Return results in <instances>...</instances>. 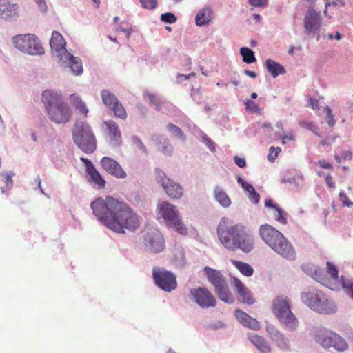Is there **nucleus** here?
Returning <instances> with one entry per match:
<instances>
[{
  "instance_id": "nucleus-1",
  "label": "nucleus",
  "mask_w": 353,
  "mask_h": 353,
  "mask_svg": "<svg viewBox=\"0 0 353 353\" xmlns=\"http://www.w3.org/2000/svg\"><path fill=\"white\" fill-rule=\"evenodd\" d=\"M90 208L100 222L117 233L134 232L140 226L137 214L127 203L110 196L96 199Z\"/></svg>"
},
{
  "instance_id": "nucleus-2",
  "label": "nucleus",
  "mask_w": 353,
  "mask_h": 353,
  "mask_svg": "<svg viewBox=\"0 0 353 353\" xmlns=\"http://www.w3.org/2000/svg\"><path fill=\"white\" fill-rule=\"evenodd\" d=\"M216 233L221 245L229 251L241 250L250 252L254 248V235L246 227L236 224L223 217L217 226Z\"/></svg>"
},
{
  "instance_id": "nucleus-3",
  "label": "nucleus",
  "mask_w": 353,
  "mask_h": 353,
  "mask_svg": "<svg viewBox=\"0 0 353 353\" xmlns=\"http://www.w3.org/2000/svg\"><path fill=\"white\" fill-rule=\"evenodd\" d=\"M262 241L278 254L290 261L296 257V253L291 242L276 228L263 224L259 229Z\"/></svg>"
},
{
  "instance_id": "nucleus-4",
  "label": "nucleus",
  "mask_w": 353,
  "mask_h": 353,
  "mask_svg": "<svg viewBox=\"0 0 353 353\" xmlns=\"http://www.w3.org/2000/svg\"><path fill=\"white\" fill-rule=\"evenodd\" d=\"M41 101L51 121L57 123H65L70 120V108L62 101L60 94L51 90H45L42 94Z\"/></svg>"
},
{
  "instance_id": "nucleus-5",
  "label": "nucleus",
  "mask_w": 353,
  "mask_h": 353,
  "mask_svg": "<svg viewBox=\"0 0 353 353\" xmlns=\"http://www.w3.org/2000/svg\"><path fill=\"white\" fill-rule=\"evenodd\" d=\"M303 302L313 310L322 314H332L336 311L334 303L326 295L316 288H309L301 294Z\"/></svg>"
},
{
  "instance_id": "nucleus-6",
  "label": "nucleus",
  "mask_w": 353,
  "mask_h": 353,
  "mask_svg": "<svg viewBox=\"0 0 353 353\" xmlns=\"http://www.w3.org/2000/svg\"><path fill=\"white\" fill-rule=\"evenodd\" d=\"M157 216L159 220L163 219L169 227L173 228L180 234H187V228L175 205L165 201L159 203L157 206Z\"/></svg>"
},
{
  "instance_id": "nucleus-7",
  "label": "nucleus",
  "mask_w": 353,
  "mask_h": 353,
  "mask_svg": "<svg viewBox=\"0 0 353 353\" xmlns=\"http://www.w3.org/2000/svg\"><path fill=\"white\" fill-rule=\"evenodd\" d=\"M272 312L286 328L292 331L296 328L298 320L291 311L288 297L277 296L272 301Z\"/></svg>"
},
{
  "instance_id": "nucleus-8",
  "label": "nucleus",
  "mask_w": 353,
  "mask_h": 353,
  "mask_svg": "<svg viewBox=\"0 0 353 353\" xmlns=\"http://www.w3.org/2000/svg\"><path fill=\"white\" fill-rule=\"evenodd\" d=\"M72 136L74 142L83 152L91 154L96 150V139L91 127L87 123H77Z\"/></svg>"
},
{
  "instance_id": "nucleus-9",
  "label": "nucleus",
  "mask_w": 353,
  "mask_h": 353,
  "mask_svg": "<svg viewBox=\"0 0 353 353\" xmlns=\"http://www.w3.org/2000/svg\"><path fill=\"white\" fill-rule=\"evenodd\" d=\"M12 43L18 50L32 55L44 53V49L39 39L33 34L14 36L12 38Z\"/></svg>"
},
{
  "instance_id": "nucleus-10",
  "label": "nucleus",
  "mask_w": 353,
  "mask_h": 353,
  "mask_svg": "<svg viewBox=\"0 0 353 353\" xmlns=\"http://www.w3.org/2000/svg\"><path fill=\"white\" fill-rule=\"evenodd\" d=\"M152 277L155 284L165 292H170L177 287L175 275L163 268L154 267Z\"/></svg>"
},
{
  "instance_id": "nucleus-11",
  "label": "nucleus",
  "mask_w": 353,
  "mask_h": 353,
  "mask_svg": "<svg viewBox=\"0 0 353 353\" xmlns=\"http://www.w3.org/2000/svg\"><path fill=\"white\" fill-rule=\"evenodd\" d=\"M190 298L202 308L214 307L216 302L212 294L206 288L191 289Z\"/></svg>"
},
{
  "instance_id": "nucleus-12",
  "label": "nucleus",
  "mask_w": 353,
  "mask_h": 353,
  "mask_svg": "<svg viewBox=\"0 0 353 353\" xmlns=\"http://www.w3.org/2000/svg\"><path fill=\"white\" fill-rule=\"evenodd\" d=\"M157 179L169 197L179 199L183 196V188L174 180L167 177L163 172L158 171Z\"/></svg>"
},
{
  "instance_id": "nucleus-13",
  "label": "nucleus",
  "mask_w": 353,
  "mask_h": 353,
  "mask_svg": "<svg viewBox=\"0 0 353 353\" xmlns=\"http://www.w3.org/2000/svg\"><path fill=\"white\" fill-rule=\"evenodd\" d=\"M105 126V132L107 141L112 147H117L121 144V132L118 124L113 120H108L103 122Z\"/></svg>"
},
{
  "instance_id": "nucleus-14",
  "label": "nucleus",
  "mask_w": 353,
  "mask_h": 353,
  "mask_svg": "<svg viewBox=\"0 0 353 353\" xmlns=\"http://www.w3.org/2000/svg\"><path fill=\"white\" fill-rule=\"evenodd\" d=\"M321 26V17L319 12L309 8L304 19L303 27L307 34H314L319 32Z\"/></svg>"
},
{
  "instance_id": "nucleus-15",
  "label": "nucleus",
  "mask_w": 353,
  "mask_h": 353,
  "mask_svg": "<svg viewBox=\"0 0 353 353\" xmlns=\"http://www.w3.org/2000/svg\"><path fill=\"white\" fill-rule=\"evenodd\" d=\"M332 336L335 337L336 332L323 327H316L312 332V336L314 341L324 349L330 348Z\"/></svg>"
},
{
  "instance_id": "nucleus-16",
  "label": "nucleus",
  "mask_w": 353,
  "mask_h": 353,
  "mask_svg": "<svg viewBox=\"0 0 353 353\" xmlns=\"http://www.w3.org/2000/svg\"><path fill=\"white\" fill-rule=\"evenodd\" d=\"M101 167L110 175L117 179H124L127 176L125 171L114 159L104 157L100 161Z\"/></svg>"
},
{
  "instance_id": "nucleus-17",
  "label": "nucleus",
  "mask_w": 353,
  "mask_h": 353,
  "mask_svg": "<svg viewBox=\"0 0 353 353\" xmlns=\"http://www.w3.org/2000/svg\"><path fill=\"white\" fill-rule=\"evenodd\" d=\"M58 60L61 66H70L72 72L75 75L81 74L83 72L81 60L78 57H74L69 52L61 54Z\"/></svg>"
},
{
  "instance_id": "nucleus-18",
  "label": "nucleus",
  "mask_w": 353,
  "mask_h": 353,
  "mask_svg": "<svg viewBox=\"0 0 353 353\" xmlns=\"http://www.w3.org/2000/svg\"><path fill=\"white\" fill-rule=\"evenodd\" d=\"M231 283L235 288L236 294L239 295V297L242 303L248 305H252L254 303L255 299L251 294L250 291L239 279L233 277Z\"/></svg>"
},
{
  "instance_id": "nucleus-19",
  "label": "nucleus",
  "mask_w": 353,
  "mask_h": 353,
  "mask_svg": "<svg viewBox=\"0 0 353 353\" xmlns=\"http://www.w3.org/2000/svg\"><path fill=\"white\" fill-rule=\"evenodd\" d=\"M80 159L85 165L86 172L90 176V181L97 185L99 188H103L105 185V181L96 170L92 163L84 157H81Z\"/></svg>"
},
{
  "instance_id": "nucleus-20",
  "label": "nucleus",
  "mask_w": 353,
  "mask_h": 353,
  "mask_svg": "<svg viewBox=\"0 0 353 353\" xmlns=\"http://www.w3.org/2000/svg\"><path fill=\"white\" fill-rule=\"evenodd\" d=\"M65 44L66 42L64 38L59 32L53 31L52 32L50 45L51 50L57 53V59H59L61 54L68 52L65 49Z\"/></svg>"
},
{
  "instance_id": "nucleus-21",
  "label": "nucleus",
  "mask_w": 353,
  "mask_h": 353,
  "mask_svg": "<svg viewBox=\"0 0 353 353\" xmlns=\"http://www.w3.org/2000/svg\"><path fill=\"white\" fill-rule=\"evenodd\" d=\"M146 245L150 252L158 253L163 250L165 248L164 239L159 232L148 234L145 238Z\"/></svg>"
},
{
  "instance_id": "nucleus-22",
  "label": "nucleus",
  "mask_w": 353,
  "mask_h": 353,
  "mask_svg": "<svg viewBox=\"0 0 353 353\" xmlns=\"http://www.w3.org/2000/svg\"><path fill=\"white\" fill-rule=\"evenodd\" d=\"M204 272L207 276L208 281L214 287V289L227 283L225 278L220 271L210 267H205Z\"/></svg>"
},
{
  "instance_id": "nucleus-23",
  "label": "nucleus",
  "mask_w": 353,
  "mask_h": 353,
  "mask_svg": "<svg viewBox=\"0 0 353 353\" xmlns=\"http://www.w3.org/2000/svg\"><path fill=\"white\" fill-rule=\"evenodd\" d=\"M265 207L272 208L274 210L273 216L277 222L282 225L287 224V214L282 208L274 203L272 199L265 200Z\"/></svg>"
},
{
  "instance_id": "nucleus-24",
  "label": "nucleus",
  "mask_w": 353,
  "mask_h": 353,
  "mask_svg": "<svg viewBox=\"0 0 353 353\" xmlns=\"http://www.w3.org/2000/svg\"><path fill=\"white\" fill-rule=\"evenodd\" d=\"M250 341L261 352V353H270L271 347L268 341L262 336L254 334H248Z\"/></svg>"
},
{
  "instance_id": "nucleus-25",
  "label": "nucleus",
  "mask_w": 353,
  "mask_h": 353,
  "mask_svg": "<svg viewBox=\"0 0 353 353\" xmlns=\"http://www.w3.org/2000/svg\"><path fill=\"white\" fill-rule=\"evenodd\" d=\"M267 331L270 339L276 343L279 347L283 349L288 347V340L285 339L279 330L274 327L269 326L267 327Z\"/></svg>"
},
{
  "instance_id": "nucleus-26",
  "label": "nucleus",
  "mask_w": 353,
  "mask_h": 353,
  "mask_svg": "<svg viewBox=\"0 0 353 353\" xmlns=\"http://www.w3.org/2000/svg\"><path fill=\"white\" fill-rule=\"evenodd\" d=\"M218 297L225 303H232L234 301L232 294L229 290L228 285L226 283L214 289Z\"/></svg>"
},
{
  "instance_id": "nucleus-27",
  "label": "nucleus",
  "mask_w": 353,
  "mask_h": 353,
  "mask_svg": "<svg viewBox=\"0 0 353 353\" xmlns=\"http://www.w3.org/2000/svg\"><path fill=\"white\" fill-rule=\"evenodd\" d=\"M214 196L216 201L223 207L228 208L230 205V199L222 188L216 186L214 190Z\"/></svg>"
},
{
  "instance_id": "nucleus-28",
  "label": "nucleus",
  "mask_w": 353,
  "mask_h": 353,
  "mask_svg": "<svg viewBox=\"0 0 353 353\" xmlns=\"http://www.w3.org/2000/svg\"><path fill=\"white\" fill-rule=\"evenodd\" d=\"M267 70L272 74L273 77H276L280 74L285 73V68L280 63L272 60L268 59L265 61Z\"/></svg>"
},
{
  "instance_id": "nucleus-29",
  "label": "nucleus",
  "mask_w": 353,
  "mask_h": 353,
  "mask_svg": "<svg viewBox=\"0 0 353 353\" xmlns=\"http://www.w3.org/2000/svg\"><path fill=\"white\" fill-rule=\"evenodd\" d=\"M17 8V5L11 3L10 0H0V17H8L16 13Z\"/></svg>"
},
{
  "instance_id": "nucleus-30",
  "label": "nucleus",
  "mask_w": 353,
  "mask_h": 353,
  "mask_svg": "<svg viewBox=\"0 0 353 353\" xmlns=\"http://www.w3.org/2000/svg\"><path fill=\"white\" fill-rule=\"evenodd\" d=\"M212 10L210 8H203L201 10L196 17V25L201 26L208 24L212 20Z\"/></svg>"
},
{
  "instance_id": "nucleus-31",
  "label": "nucleus",
  "mask_w": 353,
  "mask_h": 353,
  "mask_svg": "<svg viewBox=\"0 0 353 353\" xmlns=\"http://www.w3.org/2000/svg\"><path fill=\"white\" fill-rule=\"evenodd\" d=\"M334 339V336H332ZM335 339H332L330 341V348H333L338 352H345L348 349V343L339 334L336 333Z\"/></svg>"
},
{
  "instance_id": "nucleus-32",
  "label": "nucleus",
  "mask_w": 353,
  "mask_h": 353,
  "mask_svg": "<svg viewBox=\"0 0 353 353\" xmlns=\"http://www.w3.org/2000/svg\"><path fill=\"white\" fill-rule=\"evenodd\" d=\"M231 262L232 265L244 276H251L253 274L254 270L248 263L236 260H232Z\"/></svg>"
},
{
  "instance_id": "nucleus-33",
  "label": "nucleus",
  "mask_w": 353,
  "mask_h": 353,
  "mask_svg": "<svg viewBox=\"0 0 353 353\" xmlns=\"http://www.w3.org/2000/svg\"><path fill=\"white\" fill-rule=\"evenodd\" d=\"M14 174L0 173V183H5V187L0 185V189L3 194L10 190L13 185L12 176Z\"/></svg>"
},
{
  "instance_id": "nucleus-34",
  "label": "nucleus",
  "mask_w": 353,
  "mask_h": 353,
  "mask_svg": "<svg viewBox=\"0 0 353 353\" xmlns=\"http://www.w3.org/2000/svg\"><path fill=\"white\" fill-rule=\"evenodd\" d=\"M70 100L71 104L75 108L79 110L85 116L87 115L88 112V109L87 108L85 103L81 100V99L78 95L75 94L70 95Z\"/></svg>"
},
{
  "instance_id": "nucleus-35",
  "label": "nucleus",
  "mask_w": 353,
  "mask_h": 353,
  "mask_svg": "<svg viewBox=\"0 0 353 353\" xmlns=\"http://www.w3.org/2000/svg\"><path fill=\"white\" fill-rule=\"evenodd\" d=\"M101 97L103 103L110 108L118 101L117 98L107 90H102Z\"/></svg>"
},
{
  "instance_id": "nucleus-36",
  "label": "nucleus",
  "mask_w": 353,
  "mask_h": 353,
  "mask_svg": "<svg viewBox=\"0 0 353 353\" xmlns=\"http://www.w3.org/2000/svg\"><path fill=\"white\" fill-rule=\"evenodd\" d=\"M240 53L243 57V62L250 64L256 61L254 52L250 48L243 47L240 49Z\"/></svg>"
},
{
  "instance_id": "nucleus-37",
  "label": "nucleus",
  "mask_w": 353,
  "mask_h": 353,
  "mask_svg": "<svg viewBox=\"0 0 353 353\" xmlns=\"http://www.w3.org/2000/svg\"><path fill=\"white\" fill-rule=\"evenodd\" d=\"M111 108L112 109L116 117L122 119H125L127 118V112L125 109L119 101L115 104H114Z\"/></svg>"
},
{
  "instance_id": "nucleus-38",
  "label": "nucleus",
  "mask_w": 353,
  "mask_h": 353,
  "mask_svg": "<svg viewBox=\"0 0 353 353\" xmlns=\"http://www.w3.org/2000/svg\"><path fill=\"white\" fill-rule=\"evenodd\" d=\"M341 281L345 292L353 299V280L346 279L343 276H341Z\"/></svg>"
},
{
  "instance_id": "nucleus-39",
  "label": "nucleus",
  "mask_w": 353,
  "mask_h": 353,
  "mask_svg": "<svg viewBox=\"0 0 353 353\" xmlns=\"http://www.w3.org/2000/svg\"><path fill=\"white\" fill-rule=\"evenodd\" d=\"M167 129L168 130L169 132H170L175 137H177L181 139H185V136H184V134L182 131V130L172 124V123H169L167 126Z\"/></svg>"
},
{
  "instance_id": "nucleus-40",
  "label": "nucleus",
  "mask_w": 353,
  "mask_h": 353,
  "mask_svg": "<svg viewBox=\"0 0 353 353\" xmlns=\"http://www.w3.org/2000/svg\"><path fill=\"white\" fill-rule=\"evenodd\" d=\"M281 152V149L279 147H270L269 149V153L268 154V160L271 163L274 162L275 159Z\"/></svg>"
},
{
  "instance_id": "nucleus-41",
  "label": "nucleus",
  "mask_w": 353,
  "mask_h": 353,
  "mask_svg": "<svg viewBox=\"0 0 353 353\" xmlns=\"http://www.w3.org/2000/svg\"><path fill=\"white\" fill-rule=\"evenodd\" d=\"M243 325L255 330H259L261 327L260 323L257 321V320L251 316H250L249 319L245 321V323L243 324Z\"/></svg>"
},
{
  "instance_id": "nucleus-42",
  "label": "nucleus",
  "mask_w": 353,
  "mask_h": 353,
  "mask_svg": "<svg viewBox=\"0 0 353 353\" xmlns=\"http://www.w3.org/2000/svg\"><path fill=\"white\" fill-rule=\"evenodd\" d=\"M243 325L255 330H259L261 327L260 323L257 321V320L251 316H250L249 319L245 321V323L243 324Z\"/></svg>"
},
{
  "instance_id": "nucleus-43",
  "label": "nucleus",
  "mask_w": 353,
  "mask_h": 353,
  "mask_svg": "<svg viewBox=\"0 0 353 353\" xmlns=\"http://www.w3.org/2000/svg\"><path fill=\"white\" fill-rule=\"evenodd\" d=\"M324 111L325 112L326 116L325 119L330 127H333L335 125V120L334 119V116L332 113V110L329 106H325L324 108Z\"/></svg>"
},
{
  "instance_id": "nucleus-44",
  "label": "nucleus",
  "mask_w": 353,
  "mask_h": 353,
  "mask_svg": "<svg viewBox=\"0 0 353 353\" xmlns=\"http://www.w3.org/2000/svg\"><path fill=\"white\" fill-rule=\"evenodd\" d=\"M235 316L236 318L238 319V321L243 325L245 323V321L247 319H249L250 315H248L247 313L244 312L243 311L241 310H236L235 311Z\"/></svg>"
},
{
  "instance_id": "nucleus-45",
  "label": "nucleus",
  "mask_w": 353,
  "mask_h": 353,
  "mask_svg": "<svg viewBox=\"0 0 353 353\" xmlns=\"http://www.w3.org/2000/svg\"><path fill=\"white\" fill-rule=\"evenodd\" d=\"M235 316L236 318L238 319V321L243 325L245 323V321L247 319H249L250 315H248L247 313L244 312L243 311L241 310H236L235 311Z\"/></svg>"
},
{
  "instance_id": "nucleus-46",
  "label": "nucleus",
  "mask_w": 353,
  "mask_h": 353,
  "mask_svg": "<svg viewBox=\"0 0 353 353\" xmlns=\"http://www.w3.org/2000/svg\"><path fill=\"white\" fill-rule=\"evenodd\" d=\"M299 125L303 128H306L312 131L316 135H319L316 132L317 127L312 122L302 121L299 122Z\"/></svg>"
},
{
  "instance_id": "nucleus-47",
  "label": "nucleus",
  "mask_w": 353,
  "mask_h": 353,
  "mask_svg": "<svg viewBox=\"0 0 353 353\" xmlns=\"http://www.w3.org/2000/svg\"><path fill=\"white\" fill-rule=\"evenodd\" d=\"M161 19L164 22L172 23L176 21V17L173 13L167 12L161 14Z\"/></svg>"
},
{
  "instance_id": "nucleus-48",
  "label": "nucleus",
  "mask_w": 353,
  "mask_h": 353,
  "mask_svg": "<svg viewBox=\"0 0 353 353\" xmlns=\"http://www.w3.org/2000/svg\"><path fill=\"white\" fill-rule=\"evenodd\" d=\"M141 5L146 9L153 10L157 6V0H140Z\"/></svg>"
},
{
  "instance_id": "nucleus-49",
  "label": "nucleus",
  "mask_w": 353,
  "mask_h": 353,
  "mask_svg": "<svg viewBox=\"0 0 353 353\" xmlns=\"http://www.w3.org/2000/svg\"><path fill=\"white\" fill-rule=\"evenodd\" d=\"M245 105L246 110L250 111L251 112H257L259 110L258 105L251 100H247L245 102Z\"/></svg>"
},
{
  "instance_id": "nucleus-50",
  "label": "nucleus",
  "mask_w": 353,
  "mask_h": 353,
  "mask_svg": "<svg viewBox=\"0 0 353 353\" xmlns=\"http://www.w3.org/2000/svg\"><path fill=\"white\" fill-rule=\"evenodd\" d=\"M327 272L331 276V277L334 279H336L338 278V270L330 262L327 263Z\"/></svg>"
},
{
  "instance_id": "nucleus-51",
  "label": "nucleus",
  "mask_w": 353,
  "mask_h": 353,
  "mask_svg": "<svg viewBox=\"0 0 353 353\" xmlns=\"http://www.w3.org/2000/svg\"><path fill=\"white\" fill-rule=\"evenodd\" d=\"M339 198L344 206L351 207L353 205V202L349 200L347 196L343 192L339 193Z\"/></svg>"
},
{
  "instance_id": "nucleus-52",
  "label": "nucleus",
  "mask_w": 353,
  "mask_h": 353,
  "mask_svg": "<svg viewBox=\"0 0 353 353\" xmlns=\"http://www.w3.org/2000/svg\"><path fill=\"white\" fill-rule=\"evenodd\" d=\"M337 138V136L327 137L321 142V144L323 146H330L335 143Z\"/></svg>"
},
{
  "instance_id": "nucleus-53",
  "label": "nucleus",
  "mask_w": 353,
  "mask_h": 353,
  "mask_svg": "<svg viewBox=\"0 0 353 353\" xmlns=\"http://www.w3.org/2000/svg\"><path fill=\"white\" fill-rule=\"evenodd\" d=\"M249 3L254 7H265L268 0H249Z\"/></svg>"
},
{
  "instance_id": "nucleus-54",
  "label": "nucleus",
  "mask_w": 353,
  "mask_h": 353,
  "mask_svg": "<svg viewBox=\"0 0 353 353\" xmlns=\"http://www.w3.org/2000/svg\"><path fill=\"white\" fill-rule=\"evenodd\" d=\"M203 140L206 144V145L209 148V149L214 152L215 151V143L208 137H203Z\"/></svg>"
},
{
  "instance_id": "nucleus-55",
  "label": "nucleus",
  "mask_w": 353,
  "mask_h": 353,
  "mask_svg": "<svg viewBox=\"0 0 353 353\" xmlns=\"http://www.w3.org/2000/svg\"><path fill=\"white\" fill-rule=\"evenodd\" d=\"M249 198L253 201L254 203L256 204L258 203L260 196L259 194L256 192V190L252 192V193L249 194Z\"/></svg>"
},
{
  "instance_id": "nucleus-56",
  "label": "nucleus",
  "mask_w": 353,
  "mask_h": 353,
  "mask_svg": "<svg viewBox=\"0 0 353 353\" xmlns=\"http://www.w3.org/2000/svg\"><path fill=\"white\" fill-rule=\"evenodd\" d=\"M234 162L239 168H244L246 165L245 159L239 157H234Z\"/></svg>"
},
{
  "instance_id": "nucleus-57",
  "label": "nucleus",
  "mask_w": 353,
  "mask_h": 353,
  "mask_svg": "<svg viewBox=\"0 0 353 353\" xmlns=\"http://www.w3.org/2000/svg\"><path fill=\"white\" fill-rule=\"evenodd\" d=\"M242 187L248 194H250L252 192H254V191L255 190L254 187L251 184H249L248 183H243Z\"/></svg>"
},
{
  "instance_id": "nucleus-58",
  "label": "nucleus",
  "mask_w": 353,
  "mask_h": 353,
  "mask_svg": "<svg viewBox=\"0 0 353 353\" xmlns=\"http://www.w3.org/2000/svg\"><path fill=\"white\" fill-rule=\"evenodd\" d=\"M145 97H147L148 99V100L152 103H154L155 105H159V103L157 101V99L155 97V95L151 94V93H146L145 94Z\"/></svg>"
},
{
  "instance_id": "nucleus-59",
  "label": "nucleus",
  "mask_w": 353,
  "mask_h": 353,
  "mask_svg": "<svg viewBox=\"0 0 353 353\" xmlns=\"http://www.w3.org/2000/svg\"><path fill=\"white\" fill-rule=\"evenodd\" d=\"M318 163H319V165L324 169L332 168V164L325 161L324 160H319Z\"/></svg>"
},
{
  "instance_id": "nucleus-60",
  "label": "nucleus",
  "mask_w": 353,
  "mask_h": 353,
  "mask_svg": "<svg viewBox=\"0 0 353 353\" xmlns=\"http://www.w3.org/2000/svg\"><path fill=\"white\" fill-rule=\"evenodd\" d=\"M325 181H326V183L327 184V185L330 187V188H334L335 187V183L333 181V179L332 177V176L330 174H327L326 178H325Z\"/></svg>"
},
{
  "instance_id": "nucleus-61",
  "label": "nucleus",
  "mask_w": 353,
  "mask_h": 353,
  "mask_svg": "<svg viewBox=\"0 0 353 353\" xmlns=\"http://www.w3.org/2000/svg\"><path fill=\"white\" fill-rule=\"evenodd\" d=\"M310 105L314 109L319 108V101L317 99L310 97Z\"/></svg>"
},
{
  "instance_id": "nucleus-62",
  "label": "nucleus",
  "mask_w": 353,
  "mask_h": 353,
  "mask_svg": "<svg viewBox=\"0 0 353 353\" xmlns=\"http://www.w3.org/2000/svg\"><path fill=\"white\" fill-rule=\"evenodd\" d=\"M352 157V154L350 151H345L342 153L341 158L343 159H351Z\"/></svg>"
},
{
  "instance_id": "nucleus-63",
  "label": "nucleus",
  "mask_w": 353,
  "mask_h": 353,
  "mask_svg": "<svg viewBox=\"0 0 353 353\" xmlns=\"http://www.w3.org/2000/svg\"><path fill=\"white\" fill-rule=\"evenodd\" d=\"M244 72L246 75H248V77H250L251 78H256L257 76L256 73L254 71L245 70Z\"/></svg>"
},
{
  "instance_id": "nucleus-64",
  "label": "nucleus",
  "mask_w": 353,
  "mask_h": 353,
  "mask_svg": "<svg viewBox=\"0 0 353 353\" xmlns=\"http://www.w3.org/2000/svg\"><path fill=\"white\" fill-rule=\"evenodd\" d=\"M283 137H284V139H285L286 140H289V141H294L295 140L294 136L292 132H290L286 135H283Z\"/></svg>"
}]
</instances>
